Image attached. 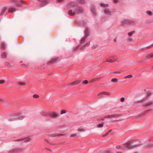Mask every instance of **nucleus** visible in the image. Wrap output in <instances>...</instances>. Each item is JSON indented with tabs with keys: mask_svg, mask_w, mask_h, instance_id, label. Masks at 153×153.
Masks as SVG:
<instances>
[{
	"mask_svg": "<svg viewBox=\"0 0 153 153\" xmlns=\"http://www.w3.org/2000/svg\"><path fill=\"white\" fill-rule=\"evenodd\" d=\"M134 141L133 140H130L127 143L123 144V146L124 147L128 149H131L135 147H137L140 145H130L131 143H132Z\"/></svg>",
	"mask_w": 153,
	"mask_h": 153,
	"instance_id": "nucleus-1",
	"label": "nucleus"
},
{
	"mask_svg": "<svg viewBox=\"0 0 153 153\" xmlns=\"http://www.w3.org/2000/svg\"><path fill=\"white\" fill-rule=\"evenodd\" d=\"M42 113L43 115L46 116L49 118H55L58 116V115L56 112H49L45 113L42 112Z\"/></svg>",
	"mask_w": 153,
	"mask_h": 153,
	"instance_id": "nucleus-2",
	"label": "nucleus"
},
{
	"mask_svg": "<svg viewBox=\"0 0 153 153\" xmlns=\"http://www.w3.org/2000/svg\"><path fill=\"white\" fill-rule=\"evenodd\" d=\"M40 2V6L41 7L45 6L50 3L52 0H37Z\"/></svg>",
	"mask_w": 153,
	"mask_h": 153,
	"instance_id": "nucleus-3",
	"label": "nucleus"
},
{
	"mask_svg": "<svg viewBox=\"0 0 153 153\" xmlns=\"http://www.w3.org/2000/svg\"><path fill=\"white\" fill-rule=\"evenodd\" d=\"M122 24L124 25H133L135 22L133 21L129 20H124L121 22Z\"/></svg>",
	"mask_w": 153,
	"mask_h": 153,
	"instance_id": "nucleus-4",
	"label": "nucleus"
},
{
	"mask_svg": "<svg viewBox=\"0 0 153 153\" xmlns=\"http://www.w3.org/2000/svg\"><path fill=\"white\" fill-rule=\"evenodd\" d=\"M122 115L121 114H112L111 115H108L104 117V118H109L112 117L115 118L116 117H119Z\"/></svg>",
	"mask_w": 153,
	"mask_h": 153,
	"instance_id": "nucleus-5",
	"label": "nucleus"
},
{
	"mask_svg": "<svg viewBox=\"0 0 153 153\" xmlns=\"http://www.w3.org/2000/svg\"><path fill=\"white\" fill-rule=\"evenodd\" d=\"M23 150V149L22 148H16L12 149L11 150V151L16 153H19L22 152Z\"/></svg>",
	"mask_w": 153,
	"mask_h": 153,
	"instance_id": "nucleus-6",
	"label": "nucleus"
},
{
	"mask_svg": "<svg viewBox=\"0 0 153 153\" xmlns=\"http://www.w3.org/2000/svg\"><path fill=\"white\" fill-rule=\"evenodd\" d=\"M12 2L15 3L16 5L19 7L22 6L23 4H24V2L22 1H21L19 2H17L16 0H12Z\"/></svg>",
	"mask_w": 153,
	"mask_h": 153,
	"instance_id": "nucleus-7",
	"label": "nucleus"
},
{
	"mask_svg": "<svg viewBox=\"0 0 153 153\" xmlns=\"http://www.w3.org/2000/svg\"><path fill=\"white\" fill-rule=\"evenodd\" d=\"M67 6L68 8H73L77 6L76 4L74 2H71L67 4Z\"/></svg>",
	"mask_w": 153,
	"mask_h": 153,
	"instance_id": "nucleus-8",
	"label": "nucleus"
},
{
	"mask_svg": "<svg viewBox=\"0 0 153 153\" xmlns=\"http://www.w3.org/2000/svg\"><path fill=\"white\" fill-rule=\"evenodd\" d=\"M31 139L29 137H27L24 139H18L16 140L17 141H22L23 142H28L30 141Z\"/></svg>",
	"mask_w": 153,
	"mask_h": 153,
	"instance_id": "nucleus-9",
	"label": "nucleus"
},
{
	"mask_svg": "<svg viewBox=\"0 0 153 153\" xmlns=\"http://www.w3.org/2000/svg\"><path fill=\"white\" fill-rule=\"evenodd\" d=\"M74 10L76 14L81 13L83 12L82 9L80 7H78L77 8L74 9Z\"/></svg>",
	"mask_w": 153,
	"mask_h": 153,
	"instance_id": "nucleus-10",
	"label": "nucleus"
},
{
	"mask_svg": "<svg viewBox=\"0 0 153 153\" xmlns=\"http://www.w3.org/2000/svg\"><path fill=\"white\" fill-rule=\"evenodd\" d=\"M81 80H76L73 82H71L68 84L69 85H76L78 84L79 83Z\"/></svg>",
	"mask_w": 153,
	"mask_h": 153,
	"instance_id": "nucleus-11",
	"label": "nucleus"
},
{
	"mask_svg": "<svg viewBox=\"0 0 153 153\" xmlns=\"http://www.w3.org/2000/svg\"><path fill=\"white\" fill-rule=\"evenodd\" d=\"M116 61V59L113 60L112 59L111 57H110L109 58L107 59L106 60V62H110V63Z\"/></svg>",
	"mask_w": 153,
	"mask_h": 153,
	"instance_id": "nucleus-12",
	"label": "nucleus"
},
{
	"mask_svg": "<svg viewBox=\"0 0 153 153\" xmlns=\"http://www.w3.org/2000/svg\"><path fill=\"white\" fill-rule=\"evenodd\" d=\"M65 134H59L57 133H54L53 134H52L50 135L51 137H58L59 136H63Z\"/></svg>",
	"mask_w": 153,
	"mask_h": 153,
	"instance_id": "nucleus-13",
	"label": "nucleus"
},
{
	"mask_svg": "<svg viewBox=\"0 0 153 153\" xmlns=\"http://www.w3.org/2000/svg\"><path fill=\"white\" fill-rule=\"evenodd\" d=\"M16 11L15 8L14 7H10L9 8L8 12H13Z\"/></svg>",
	"mask_w": 153,
	"mask_h": 153,
	"instance_id": "nucleus-14",
	"label": "nucleus"
},
{
	"mask_svg": "<svg viewBox=\"0 0 153 153\" xmlns=\"http://www.w3.org/2000/svg\"><path fill=\"white\" fill-rule=\"evenodd\" d=\"M100 5L101 7H104V8H105L106 7H108L109 6L108 4H105L103 3H100Z\"/></svg>",
	"mask_w": 153,
	"mask_h": 153,
	"instance_id": "nucleus-15",
	"label": "nucleus"
},
{
	"mask_svg": "<svg viewBox=\"0 0 153 153\" xmlns=\"http://www.w3.org/2000/svg\"><path fill=\"white\" fill-rule=\"evenodd\" d=\"M106 93L105 92H100V93H99L98 94V96H100V98H103V97L102 96H101V95H106Z\"/></svg>",
	"mask_w": 153,
	"mask_h": 153,
	"instance_id": "nucleus-16",
	"label": "nucleus"
},
{
	"mask_svg": "<svg viewBox=\"0 0 153 153\" xmlns=\"http://www.w3.org/2000/svg\"><path fill=\"white\" fill-rule=\"evenodd\" d=\"M104 13L105 14L108 15H111V13L110 11L108 9H105L104 10Z\"/></svg>",
	"mask_w": 153,
	"mask_h": 153,
	"instance_id": "nucleus-17",
	"label": "nucleus"
},
{
	"mask_svg": "<svg viewBox=\"0 0 153 153\" xmlns=\"http://www.w3.org/2000/svg\"><path fill=\"white\" fill-rule=\"evenodd\" d=\"M68 14L71 16H74L75 15V13L74 12H72V10H69L68 12Z\"/></svg>",
	"mask_w": 153,
	"mask_h": 153,
	"instance_id": "nucleus-18",
	"label": "nucleus"
},
{
	"mask_svg": "<svg viewBox=\"0 0 153 153\" xmlns=\"http://www.w3.org/2000/svg\"><path fill=\"white\" fill-rule=\"evenodd\" d=\"M84 33H85V36H88L89 35V29L88 28H86V29L85 30Z\"/></svg>",
	"mask_w": 153,
	"mask_h": 153,
	"instance_id": "nucleus-19",
	"label": "nucleus"
},
{
	"mask_svg": "<svg viewBox=\"0 0 153 153\" xmlns=\"http://www.w3.org/2000/svg\"><path fill=\"white\" fill-rule=\"evenodd\" d=\"M7 56V53L6 52L3 53L1 55V58L3 59H5Z\"/></svg>",
	"mask_w": 153,
	"mask_h": 153,
	"instance_id": "nucleus-20",
	"label": "nucleus"
},
{
	"mask_svg": "<svg viewBox=\"0 0 153 153\" xmlns=\"http://www.w3.org/2000/svg\"><path fill=\"white\" fill-rule=\"evenodd\" d=\"M79 24L80 26H82V27H85V23L83 21H81L79 23Z\"/></svg>",
	"mask_w": 153,
	"mask_h": 153,
	"instance_id": "nucleus-21",
	"label": "nucleus"
},
{
	"mask_svg": "<svg viewBox=\"0 0 153 153\" xmlns=\"http://www.w3.org/2000/svg\"><path fill=\"white\" fill-rule=\"evenodd\" d=\"M87 37L85 36L84 37H83L81 40L80 42V43L82 44L84 43Z\"/></svg>",
	"mask_w": 153,
	"mask_h": 153,
	"instance_id": "nucleus-22",
	"label": "nucleus"
},
{
	"mask_svg": "<svg viewBox=\"0 0 153 153\" xmlns=\"http://www.w3.org/2000/svg\"><path fill=\"white\" fill-rule=\"evenodd\" d=\"M104 123L102 122L101 123H99L97 125V127L98 128H100L104 126Z\"/></svg>",
	"mask_w": 153,
	"mask_h": 153,
	"instance_id": "nucleus-23",
	"label": "nucleus"
},
{
	"mask_svg": "<svg viewBox=\"0 0 153 153\" xmlns=\"http://www.w3.org/2000/svg\"><path fill=\"white\" fill-rule=\"evenodd\" d=\"M24 118V117L23 116H20L18 117H17L16 118H14V119L12 120H22Z\"/></svg>",
	"mask_w": 153,
	"mask_h": 153,
	"instance_id": "nucleus-24",
	"label": "nucleus"
},
{
	"mask_svg": "<svg viewBox=\"0 0 153 153\" xmlns=\"http://www.w3.org/2000/svg\"><path fill=\"white\" fill-rule=\"evenodd\" d=\"M153 57V53L148 55L146 57L145 59L147 60L149 59L152 57Z\"/></svg>",
	"mask_w": 153,
	"mask_h": 153,
	"instance_id": "nucleus-25",
	"label": "nucleus"
},
{
	"mask_svg": "<svg viewBox=\"0 0 153 153\" xmlns=\"http://www.w3.org/2000/svg\"><path fill=\"white\" fill-rule=\"evenodd\" d=\"M77 2L80 4H83L85 2V0H77Z\"/></svg>",
	"mask_w": 153,
	"mask_h": 153,
	"instance_id": "nucleus-26",
	"label": "nucleus"
},
{
	"mask_svg": "<svg viewBox=\"0 0 153 153\" xmlns=\"http://www.w3.org/2000/svg\"><path fill=\"white\" fill-rule=\"evenodd\" d=\"M153 103V102L152 101H151L149 102L146 104L144 105L145 106H148L152 104Z\"/></svg>",
	"mask_w": 153,
	"mask_h": 153,
	"instance_id": "nucleus-27",
	"label": "nucleus"
},
{
	"mask_svg": "<svg viewBox=\"0 0 153 153\" xmlns=\"http://www.w3.org/2000/svg\"><path fill=\"white\" fill-rule=\"evenodd\" d=\"M57 60V59H53L52 60H51V61L49 62H48V64H53V63H54V62H56Z\"/></svg>",
	"mask_w": 153,
	"mask_h": 153,
	"instance_id": "nucleus-28",
	"label": "nucleus"
},
{
	"mask_svg": "<svg viewBox=\"0 0 153 153\" xmlns=\"http://www.w3.org/2000/svg\"><path fill=\"white\" fill-rule=\"evenodd\" d=\"M5 47V44L3 42H2L1 44V48L2 49H4Z\"/></svg>",
	"mask_w": 153,
	"mask_h": 153,
	"instance_id": "nucleus-29",
	"label": "nucleus"
},
{
	"mask_svg": "<svg viewBox=\"0 0 153 153\" xmlns=\"http://www.w3.org/2000/svg\"><path fill=\"white\" fill-rule=\"evenodd\" d=\"M118 79L116 78H112L111 79V81L113 82H118Z\"/></svg>",
	"mask_w": 153,
	"mask_h": 153,
	"instance_id": "nucleus-30",
	"label": "nucleus"
},
{
	"mask_svg": "<svg viewBox=\"0 0 153 153\" xmlns=\"http://www.w3.org/2000/svg\"><path fill=\"white\" fill-rule=\"evenodd\" d=\"M6 10H7V8H4L3 9V10L1 12V15H3L4 14Z\"/></svg>",
	"mask_w": 153,
	"mask_h": 153,
	"instance_id": "nucleus-31",
	"label": "nucleus"
},
{
	"mask_svg": "<svg viewBox=\"0 0 153 153\" xmlns=\"http://www.w3.org/2000/svg\"><path fill=\"white\" fill-rule=\"evenodd\" d=\"M151 93H150V92H149L147 93V96H146V97H145L144 99L143 100H146V99H147L149 96H150L151 95Z\"/></svg>",
	"mask_w": 153,
	"mask_h": 153,
	"instance_id": "nucleus-32",
	"label": "nucleus"
},
{
	"mask_svg": "<svg viewBox=\"0 0 153 153\" xmlns=\"http://www.w3.org/2000/svg\"><path fill=\"white\" fill-rule=\"evenodd\" d=\"M146 13L149 16H151L152 15V12L150 11H147L146 12Z\"/></svg>",
	"mask_w": 153,
	"mask_h": 153,
	"instance_id": "nucleus-33",
	"label": "nucleus"
},
{
	"mask_svg": "<svg viewBox=\"0 0 153 153\" xmlns=\"http://www.w3.org/2000/svg\"><path fill=\"white\" fill-rule=\"evenodd\" d=\"M134 33H135L134 31H132V32H129V33H128V35L129 36H131Z\"/></svg>",
	"mask_w": 153,
	"mask_h": 153,
	"instance_id": "nucleus-34",
	"label": "nucleus"
},
{
	"mask_svg": "<svg viewBox=\"0 0 153 153\" xmlns=\"http://www.w3.org/2000/svg\"><path fill=\"white\" fill-rule=\"evenodd\" d=\"M132 77V76L131 75H129L126 76L124 77L125 79L126 78H130Z\"/></svg>",
	"mask_w": 153,
	"mask_h": 153,
	"instance_id": "nucleus-35",
	"label": "nucleus"
},
{
	"mask_svg": "<svg viewBox=\"0 0 153 153\" xmlns=\"http://www.w3.org/2000/svg\"><path fill=\"white\" fill-rule=\"evenodd\" d=\"M5 81L4 80H0V84H3L5 82Z\"/></svg>",
	"mask_w": 153,
	"mask_h": 153,
	"instance_id": "nucleus-36",
	"label": "nucleus"
},
{
	"mask_svg": "<svg viewBox=\"0 0 153 153\" xmlns=\"http://www.w3.org/2000/svg\"><path fill=\"white\" fill-rule=\"evenodd\" d=\"M19 84L21 85H26V83L24 82H20L19 83Z\"/></svg>",
	"mask_w": 153,
	"mask_h": 153,
	"instance_id": "nucleus-37",
	"label": "nucleus"
},
{
	"mask_svg": "<svg viewBox=\"0 0 153 153\" xmlns=\"http://www.w3.org/2000/svg\"><path fill=\"white\" fill-rule=\"evenodd\" d=\"M111 57L112 59L113 60L116 59V61H117V57L116 56H113Z\"/></svg>",
	"mask_w": 153,
	"mask_h": 153,
	"instance_id": "nucleus-38",
	"label": "nucleus"
},
{
	"mask_svg": "<svg viewBox=\"0 0 153 153\" xmlns=\"http://www.w3.org/2000/svg\"><path fill=\"white\" fill-rule=\"evenodd\" d=\"M66 112V111L65 110H62L61 111V114H63L65 113Z\"/></svg>",
	"mask_w": 153,
	"mask_h": 153,
	"instance_id": "nucleus-39",
	"label": "nucleus"
},
{
	"mask_svg": "<svg viewBox=\"0 0 153 153\" xmlns=\"http://www.w3.org/2000/svg\"><path fill=\"white\" fill-rule=\"evenodd\" d=\"M33 97H34V98H38L39 97V96L37 95V94H34L33 95Z\"/></svg>",
	"mask_w": 153,
	"mask_h": 153,
	"instance_id": "nucleus-40",
	"label": "nucleus"
},
{
	"mask_svg": "<svg viewBox=\"0 0 153 153\" xmlns=\"http://www.w3.org/2000/svg\"><path fill=\"white\" fill-rule=\"evenodd\" d=\"M88 83V81L87 80H85L83 82V84H87Z\"/></svg>",
	"mask_w": 153,
	"mask_h": 153,
	"instance_id": "nucleus-41",
	"label": "nucleus"
},
{
	"mask_svg": "<svg viewBox=\"0 0 153 153\" xmlns=\"http://www.w3.org/2000/svg\"><path fill=\"white\" fill-rule=\"evenodd\" d=\"M64 0H56V1L57 2H61L64 1Z\"/></svg>",
	"mask_w": 153,
	"mask_h": 153,
	"instance_id": "nucleus-42",
	"label": "nucleus"
},
{
	"mask_svg": "<svg viewBox=\"0 0 153 153\" xmlns=\"http://www.w3.org/2000/svg\"><path fill=\"white\" fill-rule=\"evenodd\" d=\"M114 3H117L119 2L118 0H113Z\"/></svg>",
	"mask_w": 153,
	"mask_h": 153,
	"instance_id": "nucleus-43",
	"label": "nucleus"
},
{
	"mask_svg": "<svg viewBox=\"0 0 153 153\" xmlns=\"http://www.w3.org/2000/svg\"><path fill=\"white\" fill-rule=\"evenodd\" d=\"M116 148L117 149H121V147L120 146L118 145L116 146Z\"/></svg>",
	"mask_w": 153,
	"mask_h": 153,
	"instance_id": "nucleus-44",
	"label": "nucleus"
},
{
	"mask_svg": "<svg viewBox=\"0 0 153 153\" xmlns=\"http://www.w3.org/2000/svg\"><path fill=\"white\" fill-rule=\"evenodd\" d=\"M76 134H72L70 136V137H75V136H76Z\"/></svg>",
	"mask_w": 153,
	"mask_h": 153,
	"instance_id": "nucleus-45",
	"label": "nucleus"
},
{
	"mask_svg": "<svg viewBox=\"0 0 153 153\" xmlns=\"http://www.w3.org/2000/svg\"><path fill=\"white\" fill-rule=\"evenodd\" d=\"M5 64L6 65H7V66H10V64L8 62H5Z\"/></svg>",
	"mask_w": 153,
	"mask_h": 153,
	"instance_id": "nucleus-46",
	"label": "nucleus"
},
{
	"mask_svg": "<svg viewBox=\"0 0 153 153\" xmlns=\"http://www.w3.org/2000/svg\"><path fill=\"white\" fill-rule=\"evenodd\" d=\"M124 100L125 99L124 97H122L120 99V101L122 102H123L124 101Z\"/></svg>",
	"mask_w": 153,
	"mask_h": 153,
	"instance_id": "nucleus-47",
	"label": "nucleus"
},
{
	"mask_svg": "<svg viewBox=\"0 0 153 153\" xmlns=\"http://www.w3.org/2000/svg\"><path fill=\"white\" fill-rule=\"evenodd\" d=\"M97 47V45H93V46H92V48H96Z\"/></svg>",
	"mask_w": 153,
	"mask_h": 153,
	"instance_id": "nucleus-48",
	"label": "nucleus"
},
{
	"mask_svg": "<svg viewBox=\"0 0 153 153\" xmlns=\"http://www.w3.org/2000/svg\"><path fill=\"white\" fill-rule=\"evenodd\" d=\"M85 47V45H84L82 47H81V48H80V49L81 50H82V49H84V48Z\"/></svg>",
	"mask_w": 153,
	"mask_h": 153,
	"instance_id": "nucleus-49",
	"label": "nucleus"
},
{
	"mask_svg": "<svg viewBox=\"0 0 153 153\" xmlns=\"http://www.w3.org/2000/svg\"><path fill=\"white\" fill-rule=\"evenodd\" d=\"M108 134V133H107L105 134H104V135H103L102 137H105Z\"/></svg>",
	"mask_w": 153,
	"mask_h": 153,
	"instance_id": "nucleus-50",
	"label": "nucleus"
},
{
	"mask_svg": "<svg viewBox=\"0 0 153 153\" xmlns=\"http://www.w3.org/2000/svg\"><path fill=\"white\" fill-rule=\"evenodd\" d=\"M114 74H120V71H116V72H114Z\"/></svg>",
	"mask_w": 153,
	"mask_h": 153,
	"instance_id": "nucleus-51",
	"label": "nucleus"
},
{
	"mask_svg": "<svg viewBox=\"0 0 153 153\" xmlns=\"http://www.w3.org/2000/svg\"><path fill=\"white\" fill-rule=\"evenodd\" d=\"M99 79V78H95V79H93L92 80V81H94L97 79Z\"/></svg>",
	"mask_w": 153,
	"mask_h": 153,
	"instance_id": "nucleus-52",
	"label": "nucleus"
},
{
	"mask_svg": "<svg viewBox=\"0 0 153 153\" xmlns=\"http://www.w3.org/2000/svg\"><path fill=\"white\" fill-rule=\"evenodd\" d=\"M90 44V42H89L88 43L84 45H85V47L87 45H89Z\"/></svg>",
	"mask_w": 153,
	"mask_h": 153,
	"instance_id": "nucleus-53",
	"label": "nucleus"
},
{
	"mask_svg": "<svg viewBox=\"0 0 153 153\" xmlns=\"http://www.w3.org/2000/svg\"><path fill=\"white\" fill-rule=\"evenodd\" d=\"M79 131H82L83 130V129H79Z\"/></svg>",
	"mask_w": 153,
	"mask_h": 153,
	"instance_id": "nucleus-54",
	"label": "nucleus"
},
{
	"mask_svg": "<svg viewBox=\"0 0 153 153\" xmlns=\"http://www.w3.org/2000/svg\"><path fill=\"white\" fill-rule=\"evenodd\" d=\"M112 130H109L108 132H107V133H108V134L110 132H111V131Z\"/></svg>",
	"mask_w": 153,
	"mask_h": 153,
	"instance_id": "nucleus-55",
	"label": "nucleus"
},
{
	"mask_svg": "<svg viewBox=\"0 0 153 153\" xmlns=\"http://www.w3.org/2000/svg\"><path fill=\"white\" fill-rule=\"evenodd\" d=\"M150 144H148V147H146V148H150V147H150Z\"/></svg>",
	"mask_w": 153,
	"mask_h": 153,
	"instance_id": "nucleus-56",
	"label": "nucleus"
},
{
	"mask_svg": "<svg viewBox=\"0 0 153 153\" xmlns=\"http://www.w3.org/2000/svg\"><path fill=\"white\" fill-rule=\"evenodd\" d=\"M131 39H130L128 40V41L129 42H131Z\"/></svg>",
	"mask_w": 153,
	"mask_h": 153,
	"instance_id": "nucleus-57",
	"label": "nucleus"
},
{
	"mask_svg": "<svg viewBox=\"0 0 153 153\" xmlns=\"http://www.w3.org/2000/svg\"><path fill=\"white\" fill-rule=\"evenodd\" d=\"M0 101H2V102H3V100L2 99H1L0 98Z\"/></svg>",
	"mask_w": 153,
	"mask_h": 153,
	"instance_id": "nucleus-58",
	"label": "nucleus"
},
{
	"mask_svg": "<svg viewBox=\"0 0 153 153\" xmlns=\"http://www.w3.org/2000/svg\"><path fill=\"white\" fill-rule=\"evenodd\" d=\"M117 153H122V152H117Z\"/></svg>",
	"mask_w": 153,
	"mask_h": 153,
	"instance_id": "nucleus-59",
	"label": "nucleus"
},
{
	"mask_svg": "<svg viewBox=\"0 0 153 153\" xmlns=\"http://www.w3.org/2000/svg\"><path fill=\"white\" fill-rule=\"evenodd\" d=\"M101 120H104V118H102L101 119H100Z\"/></svg>",
	"mask_w": 153,
	"mask_h": 153,
	"instance_id": "nucleus-60",
	"label": "nucleus"
},
{
	"mask_svg": "<svg viewBox=\"0 0 153 153\" xmlns=\"http://www.w3.org/2000/svg\"><path fill=\"white\" fill-rule=\"evenodd\" d=\"M151 46L153 47V44L151 45Z\"/></svg>",
	"mask_w": 153,
	"mask_h": 153,
	"instance_id": "nucleus-61",
	"label": "nucleus"
},
{
	"mask_svg": "<svg viewBox=\"0 0 153 153\" xmlns=\"http://www.w3.org/2000/svg\"><path fill=\"white\" fill-rule=\"evenodd\" d=\"M134 153H138L137 152H134Z\"/></svg>",
	"mask_w": 153,
	"mask_h": 153,
	"instance_id": "nucleus-62",
	"label": "nucleus"
},
{
	"mask_svg": "<svg viewBox=\"0 0 153 153\" xmlns=\"http://www.w3.org/2000/svg\"><path fill=\"white\" fill-rule=\"evenodd\" d=\"M152 68L153 69V66L152 67Z\"/></svg>",
	"mask_w": 153,
	"mask_h": 153,
	"instance_id": "nucleus-63",
	"label": "nucleus"
},
{
	"mask_svg": "<svg viewBox=\"0 0 153 153\" xmlns=\"http://www.w3.org/2000/svg\"><path fill=\"white\" fill-rule=\"evenodd\" d=\"M78 48V47H76V48Z\"/></svg>",
	"mask_w": 153,
	"mask_h": 153,
	"instance_id": "nucleus-64",
	"label": "nucleus"
}]
</instances>
